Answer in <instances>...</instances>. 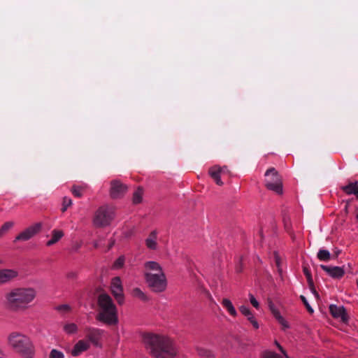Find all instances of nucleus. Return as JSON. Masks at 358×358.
<instances>
[{"instance_id":"1","label":"nucleus","mask_w":358,"mask_h":358,"mask_svg":"<svg viewBox=\"0 0 358 358\" xmlns=\"http://www.w3.org/2000/svg\"><path fill=\"white\" fill-rule=\"evenodd\" d=\"M143 342L146 350L155 358H176L178 349L169 337L152 333H145Z\"/></svg>"},{"instance_id":"2","label":"nucleus","mask_w":358,"mask_h":358,"mask_svg":"<svg viewBox=\"0 0 358 358\" xmlns=\"http://www.w3.org/2000/svg\"><path fill=\"white\" fill-rule=\"evenodd\" d=\"M36 291L32 287H17L6 294V306L13 312H22L30 307L35 299Z\"/></svg>"},{"instance_id":"3","label":"nucleus","mask_w":358,"mask_h":358,"mask_svg":"<svg viewBox=\"0 0 358 358\" xmlns=\"http://www.w3.org/2000/svg\"><path fill=\"white\" fill-rule=\"evenodd\" d=\"M99 311L96 320L107 325H115L118 323L117 310L112 298L106 293L101 294L97 298Z\"/></svg>"},{"instance_id":"4","label":"nucleus","mask_w":358,"mask_h":358,"mask_svg":"<svg viewBox=\"0 0 358 358\" xmlns=\"http://www.w3.org/2000/svg\"><path fill=\"white\" fill-rule=\"evenodd\" d=\"M8 342L9 345L23 357H34V346L28 336L19 332H12L8 337Z\"/></svg>"},{"instance_id":"5","label":"nucleus","mask_w":358,"mask_h":358,"mask_svg":"<svg viewBox=\"0 0 358 358\" xmlns=\"http://www.w3.org/2000/svg\"><path fill=\"white\" fill-rule=\"evenodd\" d=\"M115 216V208L112 206L103 205L96 211L93 217V224L97 228L109 226Z\"/></svg>"},{"instance_id":"6","label":"nucleus","mask_w":358,"mask_h":358,"mask_svg":"<svg viewBox=\"0 0 358 358\" xmlns=\"http://www.w3.org/2000/svg\"><path fill=\"white\" fill-rule=\"evenodd\" d=\"M144 278L148 287L154 292H164L167 287V280L164 272L152 273L145 272Z\"/></svg>"},{"instance_id":"7","label":"nucleus","mask_w":358,"mask_h":358,"mask_svg":"<svg viewBox=\"0 0 358 358\" xmlns=\"http://www.w3.org/2000/svg\"><path fill=\"white\" fill-rule=\"evenodd\" d=\"M265 177L266 187L278 194H282L283 192L282 180L276 169L273 167L268 169L265 173Z\"/></svg>"},{"instance_id":"8","label":"nucleus","mask_w":358,"mask_h":358,"mask_svg":"<svg viewBox=\"0 0 358 358\" xmlns=\"http://www.w3.org/2000/svg\"><path fill=\"white\" fill-rule=\"evenodd\" d=\"M42 229L41 222L35 223L21 231L14 239L13 242L27 241L38 234Z\"/></svg>"},{"instance_id":"9","label":"nucleus","mask_w":358,"mask_h":358,"mask_svg":"<svg viewBox=\"0 0 358 358\" xmlns=\"http://www.w3.org/2000/svg\"><path fill=\"white\" fill-rule=\"evenodd\" d=\"M110 290L117 303L122 305L124 303V295L120 277H115L112 279Z\"/></svg>"},{"instance_id":"10","label":"nucleus","mask_w":358,"mask_h":358,"mask_svg":"<svg viewBox=\"0 0 358 358\" xmlns=\"http://www.w3.org/2000/svg\"><path fill=\"white\" fill-rule=\"evenodd\" d=\"M128 187L120 180H114L110 182V196L112 199H120L127 192Z\"/></svg>"},{"instance_id":"11","label":"nucleus","mask_w":358,"mask_h":358,"mask_svg":"<svg viewBox=\"0 0 358 358\" xmlns=\"http://www.w3.org/2000/svg\"><path fill=\"white\" fill-rule=\"evenodd\" d=\"M86 338L90 341L94 346L101 348L100 340L102 337L103 331L99 329L87 327L85 328Z\"/></svg>"},{"instance_id":"12","label":"nucleus","mask_w":358,"mask_h":358,"mask_svg":"<svg viewBox=\"0 0 358 358\" xmlns=\"http://www.w3.org/2000/svg\"><path fill=\"white\" fill-rule=\"evenodd\" d=\"M329 309L331 315L334 318H341L342 322L345 324L348 323L349 317L344 306H338L334 304H331L329 307Z\"/></svg>"},{"instance_id":"13","label":"nucleus","mask_w":358,"mask_h":358,"mask_svg":"<svg viewBox=\"0 0 358 358\" xmlns=\"http://www.w3.org/2000/svg\"><path fill=\"white\" fill-rule=\"evenodd\" d=\"M321 268L325 271L329 276L334 279H341L345 275V270L340 266H329L320 265Z\"/></svg>"},{"instance_id":"14","label":"nucleus","mask_w":358,"mask_h":358,"mask_svg":"<svg viewBox=\"0 0 358 358\" xmlns=\"http://www.w3.org/2000/svg\"><path fill=\"white\" fill-rule=\"evenodd\" d=\"M18 275V272L13 269H0V284L6 283Z\"/></svg>"},{"instance_id":"15","label":"nucleus","mask_w":358,"mask_h":358,"mask_svg":"<svg viewBox=\"0 0 358 358\" xmlns=\"http://www.w3.org/2000/svg\"><path fill=\"white\" fill-rule=\"evenodd\" d=\"M90 347V343L87 341L80 340L74 345L71 351V355L73 357H77L80 355L83 352L87 351Z\"/></svg>"},{"instance_id":"16","label":"nucleus","mask_w":358,"mask_h":358,"mask_svg":"<svg viewBox=\"0 0 358 358\" xmlns=\"http://www.w3.org/2000/svg\"><path fill=\"white\" fill-rule=\"evenodd\" d=\"M222 172V168H221L220 166H212L208 170V174L219 186H222L224 184L220 178Z\"/></svg>"},{"instance_id":"17","label":"nucleus","mask_w":358,"mask_h":358,"mask_svg":"<svg viewBox=\"0 0 358 358\" xmlns=\"http://www.w3.org/2000/svg\"><path fill=\"white\" fill-rule=\"evenodd\" d=\"M239 310L244 316L247 317L248 320L255 329H259V323L248 307L245 306H241L239 308Z\"/></svg>"},{"instance_id":"18","label":"nucleus","mask_w":358,"mask_h":358,"mask_svg":"<svg viewBox=\"0 0 358 358\" xmlns=\"http://www.w3.org/2000/svg\"><path fill=\"white\" fill-rule=\"evenodd\" d=\"M157 232L156 230L152 231L148 237L145 239V245L146 247L152 250H155L157 248Z\"/></svg>"},{"instance_id":"19","label":"nucleus","mask_w":358,"mask_h":358,"mask_svg":"<svg viewBox=\"0 0 358 358\" xmlns=\"http://www.w3.org/2000/svg\"><path fill=\"white\" fill-rule=\"evenodd\" d=\"M358 182H350L347 185L341 186V189L348 195L356 194L357 189Z\"/></svg>"},{"instance_id":"20","label":"nucleus","mask_w":358,"mask_h":358,"mask_svg":"<svg viewBox=\"0 0 358 358\" xmlns=\"http://www.w3.org/2000/svg\"><path fill=\"white\" fill-rule=\"evenodd\" d=\"M282 222H283L285 229L286 230V231L287 233H289L290 234L292 240H294L295 236L292 231V222H291L289 216L286 214H283Z\"/></svg>"},{"instance_id":"21","label":"nucleus","mask_w":358,"mask_h":358,"mask_svg":"<svg viewBox=\"0 0 358 358\" xmlns=\"http://www.w3.org/2000/svg\"><path fill=\"white\" fill-rule=\"evenodd\" d=\"M64 236V232L62 230H53L52 232V238L46 243L47 246H50L59 241Z\"/></svg>"},{"instance_id":"22","label":"nucleus","mask_w":358,"mask_h":358,"mask_svg":"<svg viewBox=\"0 0 358 358\" xmlns=\"http://www.w3.org/2000/svg\"><path fill=\"white\" fill-rule=\"evenodd\" d=\"M222 305L227 309L228 313L233 317L237 315V312L232 304L231 301L228 299H223L222 301Z\"/></svg>"},{"instance_id":"23","label":"nucleus","mask_w":358,"mask_h":358,"mask_svg":"<svg viewBox=\"0 0 358 358\" xmlns=\"http://www.w3.org/2000/svg\"><path fill=\"white\" fill-rule=\"evenodd\" d=\"M131 294L134 297L137 298L143 302H147L150 300V298L147 294L138 287L134 288L132 289Z\"/></svg>"},{"instance_id":"24","label":"nucleus","mask_w":358,"mask_h":358,"mask_svg":"<svg viewBox=\"0 0 358 358\" xmlns=\"http://www.w3.org/2000/svg\"><path fill=\"white\" fill-rule=\"evenodd\" d=\"M143 189L141 187H138L136 190L134 192L132 196V202L134 204L141 203L143 201Z\"/></svg>"},{"instance_id":"25","label":"nucleus","mask_w":358,"mask_h":358,"mask_svg":"<svg viewBox=\"0 0 358 358\" xmlns=\"http://www.w3.org/2000/svg\"><path fill=\"white\" fill-rule=\"evenodd\" d=\"M144 266L148 270L156 271L157 273L164 272L159 264L155 261L146 262Z\"/></svg>"},{"instance_id":"26","label":"nucleus","mask_w":358,"mask_h":358,"mask_svg":"<svg viewBox=\"0 0 358 358\" xmlns=\"http://www.w3.org/2000/svg\"><path fill=\"white\" fill-rule=\"evenodd\" d=\"M196 350L201 358H215L214 354L209 350L200 347H197Z\"/></svg>"},{"instance_id":"27","label":"nucleus","mask_w":358,"mask_h":358,"mask_svg":"<svg viewBox=\"0 0 358 358\" xmlns=\"http://www.w3.org/2000/svg\"><path fill=\"white\" fill-rule=\"evenodd\" d=\"M317 258L320 261H329L331 259V254L327 250L321 249L317 255Z\"/></svg>"},{"instance_id":"28","label":"nucleus","mask_w":358,"mask_h":358,"mask_svg":"<svg viewBox=\"0 0 358 358\" xmlns=\"http://www.w3.org/2000/svg\"><path fill=\"white\" fill-rule=\"evenodd\" d=\"M13 226L14 222L12 221L5 222L0 228V237L6 234Z\"/></svg>"},{"instance_id":"29","label":"nucleus","mask_w":358,"mask_h":358,"mask_svg":"<svg viewBox=\"0 0 358 358\" xmlns=\"http://www.w3.org/2000/svg\"><path fill=\"white\" fill-rule=\"evenodd\" d=\"M64 331L69 334H74L78 331V327L74 323L66 324L64 326Z\"/></svg>"},{"instance_id":"30","label":"nucleus","mask_w":358,"mask_h":358,"mask_svg":"<svg viewBox=\"0 0 358 358\" xmlns=\"http://www.w3.org/2000/svg\"><path fill=\"white\" fill-rule=\"evenodd\" d=\"M302 268H303V272L305 276L306 277L308 283H310V282H313L311 273H310L308 266L306 264H303L302 266Z\"/></svg>"},{"instance_id":"31","label":"nucleus","mask_w":358,"mask_h":358,"mask_svg":"<svg viewBox=\"0 0 358 358\" xmlns=\"http://www.w3.org/2000/svg\"><path fill=\"white\" fill-rule=\"evenodd\" d=\"M262 358H282L280 355L275 352L266 350L262 354Z\"/></svg>"},{"instance_id":"32","label":"nucleus","mask_w":358,"mask_h":358,"mask_svg":"<svg viewBox=\"0 0 358 358\" xmlns=\"http://www.w3.org/2000/svg\"><path fill=\"white\" fill-rule=\"evenodd\" d=\"M71 204L72 200L67 196H64L63 198L62 211L64 213L67 210V208L71 206Z\"/></svg>"},{"instance_id":"33","label":"nucleus","mask_w":358,"mask_h":358,"mask_svg":"<svg viewBox=\"0 0 358 358\" xmlns=\"http://www.w3.org/2000/svg\"><path fill=\"white\" fill-rule=\"evenodd\" d=\"M49 358H64V355L59 350L52 349L50 352Z\"/></svg>"},{"instance_id":"34","label":"nucleus","mask_w":358,"mask_h":358,"mask_svg":"<svg viewBox=\"0 0 358 358\" xmlns=\"http://www.w3.org/2000/svg\"><path fill=\"white\" fill-rule=\"evenodd\" d=\"M72 194L76 197H81L83 196V187L80 186L73 185L71 189Z\"/></svg>"},{"instance_id":"35","label":"nucleus","mask_w":358,"mask_h":358,"mask_svg":"<svg viewBox=\"0 0 358 358\" xmlns=\"http://www.w3.org/2000/svg\"><path fill=\"white\" fill-rule=\"evenodd\" d=\"M124 257L120 256L114 262L113 268H120L124 266Z\"/></svg>"},{"instance_id":"36","label":"nucleus","mask_w":358,"mask_h":358,"mask_svg":"<svg viewBox=\"0 0 358 358\" xmlns=\"http://www.w3.org/2000/svg\"><path fill=\"white\" fill-rule=\"evenodd\" d=\"M276 320L278 322V323L280 324H281L282 329L283 330H285V329L289 328V323L287 322V321L282 316L278 317V318L276 319Z\"/></svg>"},{"instance_id":"37","label":"nucleus","mask_w":358,"mask_h":358,"mask_svg":"<svg viewBox=\"0 0 358 358\" xmlns=\"http://www.w3.org/2000/svg\"><path fill=\"white\" fill-rule=\"evenodd\" d=\"M276 320L278 322V323L280 324H281L282 329L283 330H285V329L289 328V323L287 322V321L282 316L278 317V318L276 319Z\"/></svg>"},{"instance_id":"38","label":"nucleus","mask_w":358,"mask_h":358,"mask_svg":"<svg viewBox=\"0 0 358 358\" xmlns=\"http://www.w3.org/2000/svg\"><path fill=\"white\" fill-rule=\"evenodd\" d=\"M300 299L301 300V301L303 302V303L304 304V306H306L308 312L310 314L313 313L314 310L312 308V307L310 306L309 303L308 302L306 298L303 296V295H301L300 296Z\"/></svg>"},{"instance_id":"39","label":"nucleus","mask_w":358,"mask_h":358,"mask_svg":"<svg viewBox=\"0 0 358 358\" xmlns=\"http://www.w3.org/2000/svg\"><path fill=\"white\" fill-rule=\"evenodd\" d=\"M249 299L251 304L257 309L259 308V303L257 301V300L255 299L253 294H249Z\"/></svg>"},{"instance_id":"40","label":"nucleus","mask_w":358,"mask_h":358,"mask_svg":"<svg viewBox=\"0 0 358 358\" xmlns=\"http://www.w3.org/2000/svg\"><path fill=\"white\" fill-rule=\"evenodd\" d=\"M55 309L59 312H68L71 310V307L69 305L63 304L57 306Z\"/></svg>"},{"instance_id":"41","label":"nucleus","mask_w":358,"mask_h":358,"mask_svg":"<svg viewBox=\"0 0 358 358\" xmlns=\"http://www.w3.org/2000/svg\"><path fill=\"white\" fill-rule=\"evenodd\" d=\"M308 287H309V289H310L311 292L315 295V296L317 299H320V295L315 287L314 282H312L308 283Z\"/></svg>"},{"instance_id":"42","label":"nucleus","mask_w":358,"mask_h":358,"mask_svg":"<svg viewBox=\"0 0 358 358\" xmlns=\"http://www.w3.org/2000/svg\"><path fill=\"white\" fill-rule=\"evenodd\" d=\"M66 277L69 279H75L77 277V273L76 272L71 271L66 274Z\"/></svg>"},{"instance_id":"43","label":"nucleus","mask_w":358,"mask_h":358,"mask_svg":"<svg viewBox=\"0 0 358 358\" xmlns=\"http://www.w3.org/2000/svg\"><path fill=\"white\" fill-rule=\"evenodd\" d=\"M275 345L278 347V348L279 349V350L285 355L287 357V353L285 352V350L283 349V348L280 345V343L275 341Z\"/></svg>"},{"instance_id":"44","label":"nucleus","mask_w":358,"mask_h":358,"mask_svg":"<svg viewBox=\"0 0 358 358\" xmlns=\"http://www.w3.org/2000/svg\"><path fill=\"white\" fill-rule=\"evenodd\" d=\"M268 308H269V310H271V312H273L274 310H276L278 309L274 305V303L272 302V301H268Z\"/></svg>"},{"instance_id":"45","label":"nucleus","mask_w":358,"mask_h":358,"mask_svg":"<svg viewBox=\"0 0 358 358\" xmlns=\"http://www.w3.org/2000/svg\"><path fill=\"white\" fill-rule=\"evenodd\" d=\"M271 313L275 319H278V317L282 316L278 309L274 310L273 312H271Z\"/></svg>"},{"instance_id":"46","label":"nucleus","mask_w":358,"mask_h":358,"mask_svg":"<svg viewBox=\"0 0 358 358\" xmlns=\"http://www.w3.org/2000/svg\"><path fill=\"white\" fill-rule=\"evenodd\" d=\"M115 241L114 239H110V243L108 246V250H110L114 245Z\"/></svg>"},{"instance_id":"47","label":"nucleus","mask_w":358,"mask_h":358,"mask_svg":"<svg viewBox=\"0 0 358 358\" xmlns=\"http://www.w3.org/2000/svg\"><path fill=\"white\" fill-rule=\"evenodd\" d=\"M275 262H276V264H277L278 266H279V265H280V258H279V257L277 255V253H276V252H275Z\"/></svg>"},{"instance_id":"48","label":"nucleus","mask_w":358,"mask_h":358,"mask_svg":"<svg viewBox=\"0 0 358 358\" xmlns=\"http://www.w3.org/2000/svg\"><path fill=\"white\" fill-rule=\"evenodd\" d=\"M340 253H341L340 250H336L334 251V257L336 258L339 255Z\"/></svg>"},{"instance_id":"49","label":"nucleus","mask_w":358,"mask_h":358,"mask_svg":"<svg viewBox=\"0 0 358 358\" xmlns=\"http://www.w3.org/2000/svg\"><path fill=\"white\" fill-rule=\"evenodd\" d=\"M236 272H238V273L241 272V267L237 268H236Z\"/></svg>"},{"instance_id":"50","label":"nucleus","mask_w":358,"mask_h":358,"mask_svg":"<svg viewBox=\"0 0 358 358\" xmlns=\"http://www.w3.org/2000/svg\"><path fill=\"white\" fill-rule=\"evenodd\" d=\"M355 196H357V198L358 199V186H357V191H356Z\"/></svg>"},{"instance_id":"51","label":"nucleus","mask_w":358,"mask_h":358,"mask_svg":"<svg viewBox=\"0 0 358 358\" xmlns=\"http://www.w3.org/2000/svg\"><path fill=\"white\" fill-rule=\"evenodd\" d=\"M94 248H97L98 247V244L96 243H94Z\"/></svg>"},{"instance_id":"52","label":"nucleus","mask_w":358,"mask_h":358,"mask_svg":"<svg viewBox=\"0 0 358 358\" xmlns=\"http://www.w3.org/2000/svg\"><path fill=\"white\" fill-rule=\"evenodd\" d=\"M356 219H357V220L358 221V213H357V215H356Z\"/></svg>"},{"instance_id":"53","label":"nucleus","mask_w":358,"mask_h":358,"mask_svg":"<svg viewBox=\"0 0 358 358\" xmlns=\"http://www.w3.org/2000/svg\"><path fill=\"white\" fill-rule=\"evenodd\" d=\"M0 358H2V357H0Z\"/></svg>"}]
</instances>
